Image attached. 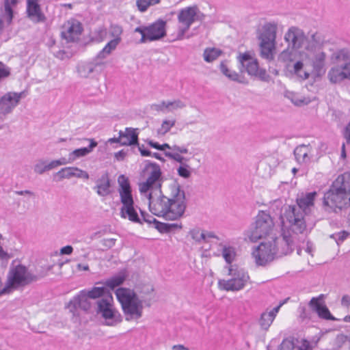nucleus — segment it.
Masks as SVG:
<instances>
[{
    "instance_id": "1",
    "label": "nucleus",
    "mask_w": 350,
    "mask_h": 350,
    "mask_svg": "<svg viewBox=\"0 0 350 350\" xmlns=\"http://www.w3.org/2000/svg\"><path fill=\"white\" fill-rule=\"evenodd\" d=\"M168 191L169 196L163 195L161 190L157 191L159 196L150 192L147 195L149 209L154 215L176 220L183 215L186 208L185 191L176 181L169 185Z\"/></svg>"
},
{
    "instance_id": "2",
    "label": "nucleus",
    "mask_w": 350,
    "mask_h": 350,
    "mask_svg": "<svg viewBox=\"0 0 350 350\" xmlns=\"http://www.w3.org/2000/svg\"><path fill=\"white\" fill-rule=\"evenodd\" d=\"M116 295L120 302L126 321L137 320L142 316L143 303L131 289L118 288Z\"/></svg>"
},
{
    "instance_id": "3",
    "label": "nucleus",
    "mask_w": 350,
    "mask_h": 350,
    "mask_svg": "<svg viewBox=\"0 0 350 350\" xmlns=\"http://www.w3.org/2000/svg\"><path fill=\"white\" fill-rule=\"evenodd\" d=\"M306 215L293 206H286L281 215L282 232H288L298 239L299 235L307 234Z\"/></svg>"
},
{
    "instance_id": "4",
    "label": "nucleus",
    "mask_w": 350,
    "mask_h": 350,
    "mask_svg": "<svg viewBox=\"0 0 350 350\" xmlns=\"http://www.w3.org/2000/svg\"><path fill=\"white\" fill-rule=\"evenodd\" d=\"M40 278L29 272L24 265H18L12 266L10 268L8 273L3 293H10L14 289L37 281Z\"/></svg>"
},
{
    "instance_id": "5",
    "label": "nucleus",
    "mask_w": 350,
    "mask_h": 350,
    "mask_svg": "<svg viewBox=\"0 0 350 350\" xmlns=\"http://www.w3.org/2000/svg\"><path fill=\"white\" fill-rule=\"evenodd\" d=\"M275 228L272 217L265 211H260L256 215L255 221L250 229L246 232V237L252 242L271 235Z\"/></svg>"
},
{
    "instance_id": "6",
    "label": "nucleus",
    "mask_w": 350,
    "mask_h": 350,
    "mask_svg": "<svg viewBox=\"0 0 350 350\" xmlns=\"http://www.w3.org/2000/svg\"><path fill=\"white\" fill-rule=\"evenodd\" d=\"M278 24L275 22L265 23L258 36L260 41V56L267 60H273L276 44Z\"/></svg>"
},
{
    "instance_id": "7",
    "label": "nucleus",
    "mask_w": 350,
    "mask_h": 350,
    "mask_svg": "<svg viewBox=\"0 0 350 350\" xmlns=\"http://www.w3.org/2000/svg\"><path fill=\"white\" fill-rule=\"evenodd\" d=\"M284 40L287 43L288 49L284 50L280 54L279 59L282 62H292V54L289 49L297 51L304 48L307 36L301 29L292 26L285 33Z\"/></svg>"
},
{
    "instance_id": "8",
    "label": "nucleus",
    "mask_w": 350,
    "mask_h": 350,
    "mask_svg": "<svg viewBox=\"0 0 350 350\" xmlns=\"http://www.w3.org/2000/svg\"><path fill=\"white\" fill-rule=\"evenodd\" d=\"M205 17V14L200 10L197 5L181 9L177 16L179 26L176 39L183 40L185 33L189 29L191 25L196 21H203Z\"/></svg>"
},
{
    "instance_id": "9",
    "label": "nucleus",
    "mask_w": 350,
    "mask_h": 350,
    "mask_svg": "<svg viewBox=\"0 0 350 350\" xmlns=\"http://www.w3.org/2000/svg\"><path fill=\"white\" fill-rule=\"evenodd\" d=\"M228 270L230 278L219 280V288L226 291H238L243 288L250 279L247 273L236 265H228Z\"/></svg>"
},
{
    "instance_id": "10",
    "label": "nucleus",
    "mask_w": 350,
    "mask_h": 350,
    "mask_svg": "<svg viewBox=\"0 0 350 350\" xmlns=\"http://www.w3.org/2000/svg\"><path fill=\"white\" fill-rule=\"evenodd\" d=\"M144 175L146 177L144 182L139 184V189L142 193H146L149 191L161 190L162 173L159 165L148 163L144 170Z\"/></svg>"
},
{
    "instance_id": "11",
    "label": "nucleus",
    "mask_w": 350,
    "mask_h": 350,
    "mask_svg": "<svg viewBox=\"0 0 350 350\" xmlns=\"http://www.w3.org/2000/svg\"><path fill=\"white\" fill-rule=\"evenodd\" d=\"M111 293L97 301L96 312L105 319L106 325L114 326L122 321L120 314L114 308Z\"/></svg>"
},
{
    "instance_id": "12",
    "label": "nucleus",
    "mask_w": 350,
    "mask_h": 350,
    "mask_svg": "<svg viewBox=\"0 0 350 350\" xmlns=\"http://www.w3.org/2000/svg\"><path fill=\"white\" fill-rule=\"evenodd\" d=\"M349 198L342 191L336 189L332 184L323 197V205L325 211L338 213L341 211L342 208L349 204Z\"/></svg>"
},
{
    "instance_id": "13",
    "label": "nucleus",
    "mask_w": 350,
    "mask_h": 350,
    "mask_svg": "<svg viewBox=\"0 0 350 350\" xmlns=\"http://www.w3.org/2000/svg\"><path fill=\"white\" fill-rule=\"evenodd\" d=\"M275 251L272 241L262 242L254 247L252 256L257 266H265L277 257Z\"/></svg>"
},
{
    "instance_id": "14",
    "label": "nucleus",
    "mask_w": 350,
    "mask_h": 350,
    "mask_svg": "<svg viewBox=\"0 0 350 350\" xmlns=\"http://www.w3.org/2000/svg\"><path fill=\"white\" fill-rule=\"evenodd\" d=\"M237 59L241 68H244L249 75L257 77L262 81L266 80V70L259 68L257 59L252 57L249 53H240Z\"/></svg>"
},
{
    "instance_id": "15",
    "label": "nucleus",
    "mask_w": 350,
    "mask_h": 350,
    "mask_svg": "<svg viewBox=\"0 0 350 350\" xmlns=\"http://www.w3.org/2000/svg\"><path fill=\"white\" fill-rule=\"evenodd\" d=\"M304 57L312 67V72L316 76H321L325 72L326 54L323 50L303 53Z\"/></svg>"
},
{
    "instance_id": "16",
    "label": "nucleus",
    "mask_w": 350,
    "mask_h": 350,
    "mask_svg": "<svg viewBox=\"0 0 350 350\" xmlns=\"http://www.w3.org/2000/svg\"><path fill=\"white\" fill-rule=\"evenodd\" d=\"M24 96V92H8L0 96V115L11 113Z\"/></svg>"
},
{
    "instance_id": "17",
    "label": "nucleus",
    "mask_w": 350,
    "mask_h": 350,
    "mask_svg": "<svg viewBox=\"0 0 350 350\" xmlns=\"http://www.w3.org/2000/svg\"><path fill=\"white\" fill-rule=\"evenodd\" d=\"M297 240L298 239L295 236L284 232H282V237L273 239L272 243L274 244L277 257L291 253L294 249L295 241Z\"/></svg>"
},
{
    "instance_id": "18",
    "label": "nucleus",
    "mask_w": 350,
    "mask_h": 350,
    "mask_svg": "<svg viewBox=\"0 0 350 350\" xmlns=\"http://www.w3.org/2000/svg\"><path fill=\"white\" fill-rule=\"evenodd\" d=\"M89 299L90 297L85 293V290H82L69 301L67 308L73 316H78L79 308L84 311L90 310L92 305Z\"/></svg>"
},
{
    "instance_id": "19",
    "label": "nucleus",
    "mask_w": 350,
    "mask_h": 350,
    "mask_svg": "<svg viewBox=\"0 0 350 350\" xmlns=\"http://www.w3.org/2000/svg\"><path fill=\"white\" fill-rule=\"evenodd\" d=\"M118 193L120 195L122 206L134 204L131 188L128 178L124 175L118 177Z\"/></svg>"
},
{
    "instance_id": "20",
    "label": "nucleus",
    "mask_w": 350,
    "mask_h": 350,
    "mask_svg": "<svg viewBox=\"0 0 350 350\" xmlns=\"http://www.w3.org/2000/svg\"><path fill=\"white\" fill-rule=\"evenodd\" d=\"M323 298L324 295L323 294L317 297H312L309 301V306L313 311L317 313L319 317L321 319L332 321L337 320L331 314L328 308L325 305L321 304V301Z\"/></svg>"
},
{
    "instance_id": "21",
    "label": "nucleus",
    "mask_w": 350,
    "mask_h": 350,
    "mask_svg": "<svg viewBox=\"0 0 350 350\" xmlns=\"http://www.w3.org/2000/svg\"><path fill=\"white\" fill-rule=\"evenodd\" d=\"M40 0H27V14L34 23H44L46 18L39 4Z\"/></svg>"
},
{
    "instance_id": "22",
    "label": "nucleus",
    "mask_w": 350,
    "mask_h": 350,
    "mask_svg": "<svg viewBox=\"0 0 350 350\" xmlns=\"http://www.w3.org/2000/svg\"><path fill=\"white\" fill-rule=\"evenodd\" d=\"M82 32L81 24L77 20L68 21L64 25L62 36L68 42L75 41Z\"/></svg>"
},
{
    "instance_id": "23",
    "label": "nucleus",
    "mask_w": 350,
    "mask_h": 350,
    "mask_svg": "<svg viewBox=\"0 0 350 350\" xmlns=\"http://www.w3.org/2000/svg\"><path fill=\"white\" fill-rule=\"evenodd\" d=\"M165 27L166 22L162 19L146 26L148 41H154L163 38L166 34Z\"/></svg>"
},
{
    "instance_id": "24",
    "label": "nucleus",
    "mask_w": 350,
    "mask_h": 350,
    "mask_svg": "<svg viewBox=\"0 0 350 350\" xmlns=\"http://www.w3.org/2000/svg\"><path fill=\"white\" fill-rule=\"evenodd\" d=\"M317 195L316 191L310 192L305 195L302 194L297 198L296 204L290 206L295 207L299 211H303L304 215H307L310 211V208L314 206V200Z\"/></svg>"
},
{
    "instance_id": "25",
    "label": "nucleus",
    "mask_w": 350,
    "mask_h": 350,
    "mask_svg": "<svg viewBox=\"0 0 350 350\" xmlns=\"http://www.w3.org/2000/svg\"><path fill=\"white\" fill-rule=\"evenodd\" d=\"M56 175L59 176V180L70 179L72 177L88 180L90 177L86 171L77 167H64L57 172Z\"/></svg>"
},
{
    "instance_id": "26",
    "label": "nucleus",
    "mask_w": 350,
    "mask_h": 350,
    "mask_svg": "<svg viewBox=\"0 0 350 350\" xmlns=\"http://www.w3.org/2000/svg\"><path fill=\"white\" fill-rule=\"evenodd\" d=\"M312 148L310 144H300L297 146L293 152L295 160L297 163H307L312 158Z\"/></svg>"
},
{
    "instance_id": "27",
    "label": "nucleus",
    "mask_w": 350,
    "mask_h": 350,
    "mask_svg": "<svg viewBox=\"0 0 350 350\" xmlns=\"http://www.w3.org/2000/svg\"><path fill=\"white\" fill-rule=\"evenodd\" d=\"M323 42L324 40L319 33L314 32L309 34L307 36V42L304 45V49H306L305 53L322 50L321 47L323 44Z\"/></svg>"
},
{
    "instance_id": "28",
    "label": "nucleus",
    "mask_w": 350,
    "mask_h": 350,
    "mask_svg": "<svg viewBox=\"0 0 350 350\" xmlns=\"http://www.w3.org/2000/svg\"><path fill=\"white\" fill-rule=\"evenodd\" d=\"M85 140L90 142L89 146L78 148L70 152L68 159H66L68 163L74 162L80 157L86 156L98 145V143L94 139H86Z\"/></svg>"
},
{
    "instance_id": "29",
    "label": "nucleus",
    "mask_w": 350,
    "mask_h": 350,
    "mask_svg": "<svg viewBox=\"0 0 350 350\" xmlns=\"http://www.w3.org/2000/svg\"><path fill=\"white\" fill-rule=\"evenodd\" d=\"M282 304H283L281 303L278 306L273 308L269 312L265 311L261 314L260 318L259 319V324L262 329L265 330H267L269 329Z\"/></svg>"
},
{
    "instance_id": "30",
    "label": "nucleus",
    "mask_w": 350,
    "mask_h": 350,
    "mask_svg": "<svg viewBox=\"0 0 350 350\" xmlns=\"http://www.w3.org/2000/svg\"><path fill=\"white\" fill-rule=\"evenodd\" d=\"M336 189L350 197V172L339 175L332 183Z\"/></svg>"
},
{
    "instance_id": "31",
    "label": "nucleus",
    "mask_w": 350,
    "mask_h": 350,
    "mask_svg": "<svg viewBox=\"0 0 350 350\" xmlns=\"http://www.w3.org/2000/svg\"><path fill=\"white\" fill-rule=\"evenodd\" d=\"M110 180L107 173L103 174L96 182L94 189L100 196L105 197L110 193Z\"/></svg>"
},
{
    "instance_id": "32",
    "label": "nucleus",
    "mask_w": 350,
    "mask_h": 350,
    "mask_svg": "<svg viewBox=\"0 0 350 350\" xmlns=\"http://www.w3.org/2000/svg\"><path fill=\"white\" fill-rule=\"evenodd\" d=\"M335 60L337 65L331 68L327 73L329 80L333 83L341 82L347 79L342 63H339V61L336 59Z\"/></svg>"
},
{
    "instance_id": "33",
    "label": "nucleus",
    "mask_w": 350,
    "mask_h": 350,
    "mask_svg": "<svg viewBox=\"0 0 350 350\" xmlns=\"http://www.w3.org/2000/svg\"><path fill=\"white\" fill-rule=\"evenodd\" d=\"M137 129L133 128H126L124 131H120L119 135L123 142L122 146H132L138 144V133Z\"/></svg>"
},
{
    "instance_id": "34",
    "label": "nucleus",
    "mask_w": 350,
    "mask_h": 350,
    "mask_svg": "<svg viewBox=\"0 0 350 350\" xmlns=\"http://www.w3.org/2000/svg\"><path fill=\"white\" fill-rule=\"evenodd\" d=\"M334 57L339 61V63H342L346 77L350 79V51L342 49L335 53Z\"/></svg>"
},
{
    "instance_id": "35",
    "label": "nucleus",
    "mask_w": 350,
    "mask_h": 350,
    "mask_svg": "<svg viewBox=\"0 0 350 350\" xmlns=\"http://www.w3.org/2000/svg\"><path fill=\"white\" fill-rule=\"evenodd\" d=\"M17 3V0H4V14L0 18V35L3 30V23L10 24L13 18L12 6Z\"/></svg>"
},
{
    "instance_id": "36",
    "label": "nucleus",
    "mask_w": 350,
    "mask_h": 350,
    "mask_svg": "<svg viewBox=\"0 0 350 350\" xmlns=\"http://www.w3.org/2000/svg\"><path fill=\"white\" fill-rule=\"evenodd\" d=\"M120 216L132 222L142 224V220L139 218L134 204L121 206Z\"/></svg>"
},
{
    "instance_id": "37",
    "label": "nucleus",
    "mask_w": 350,
    "mask_h": 350,
    "mask_svg": "<svg viewBox=\"0 0 350 350\" xmlns=\"http://www.w3.org/2000/svg\"><path fill=\"white\" fill-rule=\"evenodd\" d=\"M219 69L221 72L228 77L230 80L237 81L240 83H247L244 77H240V75L235 71L229 69L227 62H221L219 65Z\"/></svg>"
},
{
    "instance_id": "38",
    "label": "nucleus",
    "mask_w": 350,
    "mask_h": 350,
    "mask_svg": "<svg viewBox=\"0 0 350 350\" xmlns=\"http://www.w3.org/2000/svg\"><path fill=\"white\" fill-rule=\"evenodd\" d=\"M301 60L296 62L293 64L292 71L298 78L302 80H306L309 78L310 72L307 70L304 66V63H307L306 60L305 59L302 54H301Z\"/></svg>"
},
{
    "instance_id": "39",
    "label": "nucleus",
    "mask_w": 350,
    "mask_h": 350,
    "mask_svg": "<svg viewBox=\"0 0 350 350\" xmlns=\"http://www.w3.org/2000/svg\"><path fill=\"white\" fill-rule=\"evenodd\" d=\"M97 63H81L77 66V72L81 77L88 78L93 75L96 70Z\"/></svg>"
},
{
    "instance_id": "40",
    "label": "nucleus",
    "mask_w": 350,
    "mask_h": 350,
    "mask_svg": "<svg viewBox=\"0 0 350 350\" xmlns=\"http://www.w3.org/2000/svg\"><path fill=\"white\" fill-rule=\"evenodd\" d=\"M285 97L289 99L296 106H303L309 104L311 100L308 97H305L298 93L287 91L285 93Z\"/></svg>"
},
{
    "instance_id": "41",
    "label": "nucleus",
    "mask_w": 350,
    "mask_h": 350,
    "mask_svg": "<svg viewBox=\"0 0 350 350\" xmlns=\"http://www.w3.org/2000/svg\"><path fill=\"white\" fill-rule=\"evenodd\" d=\"M120 42L121 39L119 38H113L110 40L98 53L96 58L101 59L106 58L109 55L111 54L113 51L116 49L117 46L120 44Z\"/></svg>"
},
{
    "instance_id": "42",
    "label": "nucleus",
    "mask_w": 350,
    "mask_h": 350,
    "mask_svg": "<svg viewBox=\"0 0 350 350\" xmlns=\"http://www.w3.org/2000/svg\"><path fill=\"white\" fill-rule=\"evenodd\" d=\"M126 279L124 273H119L105 282H99L97 284H102L105 286V288H109L111 290L114 289L116 287L121 285Z\"/></svg>"
},
{
    "instance_id": "43",
    "label": "nucleus",
    "mask_w": 350,
    "mask_h": 350,
    "mask_svg": "<svg viewBox=\"0 0 350 350\" xmlns=\"http://www.w3.org/2000/svg\"><path fill=\"white\" fill-rule=\"evenodd\" d=\"M85 293L90 297V299H96L98 298H103L106 296L107 293H110L105 286H94L90 290H85Z\"/></svg>"
},
{
    "instance_id": "44",
    "label": "nucleus",
    "mask_w": 350,
    "mask_h": 350,
    "mask_svg": "<svg viewBox=\"0 0 350 350\" xmlns=\"http://www.w3.org/2000/svg\"><path fill=\"white\" fill-rule=\"evenodd\" d=\"M221 51L215 48H207L204 50L203 57L206 62H212L221 55Z\"/></svg>"
},
{
    "instance_id": "45",
    "label": "nucleus",
    "mask_w": 350,
    "mask_h": 350,
    "mask_svg": "<svg viewBox=\"0 0 350 350\" xmlns=\"http://www.w3.org/2000/svg\"><path fill=\"white\" fill-rule=\"evenodd\" d=\"M161 0H137L136 5L141 12H146L150 6L159 4Z\"/></svg>"
},
{
    "instance_id": "46",
    "label": "nucleus",
    "mask_w": 350,
    "mask_h": 350,
    "mask_svg": "<svg viewBox=\"0 0 350 350\" xmlns=\"http://www.w3.org/2000/svg\"><path fill=\"white\" fill-rule=\"evenodd\" d=\"M222 256L228 264H230L236 256L235 249L230 246H224L222 249Z\"/></svg>"
},
{
    "instance_id": "47",
    "label": "nucleus",
    "mask_w": 350,
    "mask_h": 350,
    "mask_svg": "<svg viewBox=\"0 0 350 350\" xmlns=\"http://www.w3.org/2000/svg\"><path fill=\"white\" fill-rule=\"evenodd\" d=\"M192 168L191 166L186 163H182L177 168V174L179 176L187 179L189 178L191 176Z\"/></svg>"
},
{
    "instance_id": "48",
    "label": "nucleus",
    "mask_w": 350,
    "mask_h": 350,
    "mask_svg": "<svg viewBox=\"0 0 350 350\" xmlns=\"http://www.w3.org/2000/svg\"><path fill=\"white\" fill-rule=\"evenodd\" d=\"M167 111L173 112L176 110L183 109L186 107V104L180 99L167 101Z\"/></svg>"
},
{
    "instance_id": "49",
    "label": "nucleus",
    "mask_w": 350,
    "mask_h": 350,
    "mask_svg": "<svg viewBox=\"0 0 350 350\" xmlns=\"http://www.w3.org/2000/svg\"><path fill=\"white\" fill-rule=\"evenodd\" d=\"M175 123L176 120L174 119L163 120L161 127L157 130L158 135H164L166 134L175 125Z\"/></svg>"
},
{
    "instance_id": "50",
    "label": "nucleus",
    "mask_w": 350,
    "mask_h": 350,
    "mask_svg": "<svg viewBox=\"0 0 350 350\" xmlns=\"http://www.w3.org/2000/svg\"><path fill=\"white\" fill-rule=\"evenodd\" d=\"M165 155L167 157L177 161L180 165H182V163H186V162L189 161V159L183 157L177 152H165Z\"/></svg>"
},
{
    "instance_id": "51",
    "label": "nucleus",
    "mask_w": 350,
    "mask_h": 350,
    "mask_svg": "<svg viewBox=\"0 0 350 350\" xmlns=\"http://www.w3.org/2000/svg\"><path fill=\"white\" fill-rule=\"evenodd\" d=\"M189 234L192 239L194 240L196 243H200L202 242H204V230H201L200 229H193L190 230Z\"/></svg>"
},
{
    "instance_id": "52",
    "label": "nucleus",
    "mask_w": 350,
    "mask_h": 350,
    "mask_svg": "<svg viewBox=\"0 0 350 350\" xmlns=\"http://www.w3.org/2000/svg\"><path fill=\"white\" fill-rule=\"evenodd\" d=\"M33 171L38 174H42L46 171H49L46 162L43 160L38 161L33 167Z\"/></svg>"
},
{
    "instance_id": "53",
    "label": "nucleus",
    "mask_w": 350,
    "mask_h": 350,
    "mask_svg": "<svg viewBox=\"0 0 350 350\" xmlns=\"http://www.w3.org/2000/svg\"><path fill=\"white\" fill-rule=\"evenodd\" d=\"M109 33L113 38L121 39V34L122 33V28L118 25H112L109 29Z\"/></svg>"
},
{
    "instance_id": "54",
    "label": "nucleus",
    "mask_w": 350,
    "mask_h": 350,
    "mask_svg": "<svg viewBox=\"0 0 350 350\" xmlns=\"http://www.w3.org/2000/svg\"><path fill=\"white\" fill-rule=\"evenodd\" d=\"M68 163L66 158H61L58 160H53L49 163H46V165H47L48 170H51L57 166L66 165Z\"/></svg>"
},
{
    "instance_id": "55",
    "label": "nucleus",
    "mask_w": 350,
    "mask_h": 350,
    "mask_svg": "<svg viewBox=\"0 0 350 350\" xmlns=\"http://www.w3.org/2000/svg\"><path fill=\"white\" fill-rule=\"evenodd\" d=\"M294 342L288 339H285L282 341L277 350H294Z\"/></svg>"
},
{
    "instance_id": "56",
    "label": "nucleus",
    "mask_w": 350,
    "mask_h": 350,
    "mask_svg": "<svg viewBox=\"0 0 350 350\" xmlns=\"http://www.w3.org/2000/svg\"><path fill=\"white\" fill-rule=\"evenodd\" d=\"M10 75V69L3 63L0 62V82L8 77Z\"/></svg>"
},
{
    "instance_id": "57",
    "label": "nucleus",
    "mask_w": 350,
    "mask_h": 350,
    "mask_svg": "<svg viewBox=\"0 0 350 350\" xmlns=\"http://www.w3.org/2000/svg\"><path fill=\"white\" fill-rule=\"evenodd\" d=\"M135 32H138L142 35L139 40L140 43H144L148 41L146 26L137 27L135 29Z\"/></svg>"
},
{
    "instance_id": "58",
    "label": "nucleus",
    "mask_w": 350,
    "mask_h": 350,
    "mask_svg": "<svg viewBox=\"0 0 350 350\" xmlns=\"http://www.w3.org/2000/svg\"><path fill=\"white\" fill-rule=\"evenodd\" d=\"M151 109L156 111H162L163 113H167V101L163 100L159 104H153L151 105Z\"/></svg>"
},
{
    "instance_id": "59",
    "label": "nucleus",
    "mask_w": 350,
    "mask_h": 350,
    "mask_svg": "<svg viewBox=\"0 0 350 350\" xmlns=\"http://www.w3.org/2000/svg\"><path fill=\"white\" fill-rule=\"evenodd\" d=\"M153 225L156 229H157L160 232H167V224L162 223L158 221L156 219H152Z\"/></svg>"
},
{
    "instance_id": "60",
    "label": "nucleus",
    "mask_w": 350,
    "mask_h": 350,
    "mask_svg": "<svg viewBox=\"0 0 350 350\" xmlns=\"http://www.w3.org/2000/svg\"><path fill=\"white\" fill-rule=\"evenodd\" d=\"M116 241V239H113V238L103 239L101 241V243H102L103 246L104 247V249L107 250V249H110L112 247H113L115 245Z\"/></svg>"
},
{
    "instance_id": "61",
    "label": "nucleus",
    "mask_w": 350,
    "mask_h": 350,
    "mask_svg": "<svg viewBox=\"0 0 350 350\" xmlns=\"http://www.w3.org/2000/svg\"><path fill=\"white\" fill-rule=\"evenodd\" d=\"M349 235V233L345 232V231H342V232H338V234L334 235V238L336 239V241L338 245L340 244V243L342 242Z\"/></svg>"
},
{
    "instance_id": "62",
    "label": "nucleus",
    "mask_w": 350,
    "mask_h": 350,
    "mask_svg": "<svg viewBox=\"0 0 350 350\" xmlns=\"http://www.w3.org/2000/svg\"><path fill=\"white\" fill-rule=\"evenodd\" d=\"M343 137L346 140L347 144H350V122L346 126L343 132Z\"/></svg>"
},
{
    "instance_id": "63",
    "label": "nucleus",
    "mask_w": 350,
    "mask_h": 350,
    "mask_svg": "<svg viewBox=\"0 0 350 350\" xmlns=\"http://www.w3.org/2000/svg\"><path fill=\"white\" fill-rule=\"evenodd\" d=\"M297 350H312V347L308 340H303L301 345L297 347Z\"/></svg>"
},
{
    "instance_id": "64",
    "label": "nucleus",
    "mask_w": 350,
    "mask_h": 350,
    "mask_svg": "<svg viewBox=\"0 0 350 350\" xmlns=\"http://www.w3.org/2000/svg\"><path fill=\"white\" fill-rule=\"evenodd\" d=\"M341 305L343 307L349 308L350 306V296L348 295H345L342 296L341 299Z\"/></svg>"
}]
</instances>
